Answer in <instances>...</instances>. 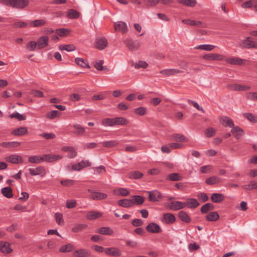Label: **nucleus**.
Here are the masks:
<instances>
[{"label":"nucleus","mask_w":257,"mask_h":257,"mask_svg":"<svg viewBox=\"0 0 257 257\" xmlns=\"http://www.w3.org/2000/svg\"><path fill=\"white\" fill-rule=\"evenodd\" d=\"M144 176L143 173L138 171H135L134 172H131L129 173L128 176L130 179H139L141 178Z\"/></svg>","instance_id":"nucleus-44"},{"label":"nucleus","mask_w":257,"mask_h":257,"mask_svg":"<svg viewBox=\"0 0 257 257\" xmlns=\"http://www.w3.org/2000/svg\"><path fill=\"white\" fill-rule=\"evenodd\" d=\"M28 132L26 127H20L14 129L12 132V134L17 136H22L26 135Z\"/></svg>","instance_id":"nucleus-26"},{"label":"nucleus","mask_w":257,"mask_h":257,"mask_svg":"<svg viewBox=\"0 0 257 257\" xmlns=\"http://www.w3.org/2000/svg\"><path fill=\"white\" fill-rule=\"evenodd\" d=\"M2 194L8 198H11L13 196V190L10 187H6L1 189Z\"/></svg>","instance_id":"nucleus-34"},{"label":"nucleus","mask_w":257,"mask_h":257,"mask_svg":"<svg viewBox=\"0 0 257 257\" xmlns=\"http://www.w3.org/2000/svg\"><path fill=\"white\" fill-rule=\"evenodd\" d=\"M49 37L47 36H43L40 37L37 42V49H42L49 45Z\"/></svg>","instance_id":"nucleus-8"},{"label":"nucleus","mask_w":257,"mask_h":257,"mask_svg":"<svg viewBox=\"0 0 257 257\" xmlns=\"http://www.w3.org/2000/svg\"><path fill=\"white\" fill-rule=\"evenodd\" d=\"M75 61L76 63L78 65H79L83 68H85V67H89L87 61L84 59H83L81 58H75Z\"/></svg>","instance_id":"nucleus-46"},{"label":"nucleus","mask_w":257,"mask_h":257,"mask_svg":"<svg viewBox=\"0 0 257 257\" xmlns=\"http://www.w3.org/2000/svg\"><path fill=\"white\" fill-rule=\"evenodd\" d=\"M87 227V225L85 224H77L72 228L74 232H80Z\"/></svg>","instance_id":"nucleus-52"},{"label":"nucleus","mask_w":257,"mask_h":257,"mask_svg":"<svg viewBox=\"0 0 257 257\" xmlns=\"http://www.w3.org/2000/svg\"><path fill=\"white\" fill-rule=\"evenodd\" d=\"M178 217L182 221L185 223H190L191 221V218L184 211H180L179 212Z\"/></svg>","instance_id":"nucleus-30"},{"label":"nucleus","mask_w":257,"mask_h":257,"mask_svg":"<svg viewBox=\"0 0 257 257\" xmlns=\"http://www.w3.org/2000/svg\"><path fill=\"white\" fill-rule=\"evenodd\" d=\"M118 144V142L116 140H112L104 142L102 145L106 148H113Z\"/></svg>","instance_id":"nucleus-54"},{"label":"nucleus","mask_w":257,"mask_h":257,"mask_svg":"<svg viewBox=\"0 0 257 257\" xmlns=\"http://www.w3.org/2000/svg\"><path fill=\"white\" fill-rule=\"evenodd\" d=\"M220 182V179L216 176H211L207 178L205 180V182L208 185H214Z\"/></svg>","instance_id":"nucleus-41"},{"label":"nucleus","mask_w":257,"mask_h":257,"mask_svg":"<svg viewBox=\"0 0 257 257\" xmlns=\"http://www.w3.org/2000/svg\"><path fill=\"white\" fill-rule=\"evenodd\" d=\"M117 204L119 206L124 208H130L133 207V202L132 199H122L117 201Z\"/></svg>","instance_id":"nucleus-24"},{"label":"nucleus","mask_w":257,"mask_h":257,"mask_svg":"<svg viewBox=\"0 0 257 257\" xmlns=\"http://www.w3.org/2000/svg\"><path fill=\"white\" fill-rule=\"evenodd\" d=\"M167 207L170 210L173 211H177L185 207V204L184 202L181 201H174L169 203L167 204Z\"/></svg>","instance_id":"nucleus-9"},{"label":"nucleus","mask_w":257,"mask_h":257,"mask_svg":"<svg viewBox=\"0 0 257 257\" xmlns=\"http://www.w3.org/2000/svg\"><path fill=\"white\" fill-rule=\"evenodd\" d=\"M184 203L185 204V206H187L189 208H195L199 205V203L197 199L194 198L187 199Z\"/></svg>","instance_id":"nucleus-23"},{"label":"nucleus","mask_w":257,"mask_h":257,"mask_svg":"<svg viewBox=\"0 0 257 257\" xmlns=\"http://www.w3.org/2000/svg\"><path fill=\"white\" fill-rule=\"evenodd\" d=\"M178 3L189 7H194L197 2L196 0H177Z\"/></svg>","instance_id":"nucleus-38"},{"label":"nucleus","mask_w":257,"mask_h":257,"mask_svg":"<svg viewBox=\"0 0 257 257\" xmlns=\"http://www.w3.org/2000/svg\"><path fill=\"white\" fill-rule=\"evenodd\" d=\"M0 250L4 253H10L13 251L8 242L0 241Z\"/></svg>","instance_id":"nucleus-18"},{"label":"nucleus","mask_w":257,"mask_h":257,"mask_svg":"<svg viewBox=\"0 0 257 257\" xmlns=\"http://www.w3.org/2000/svg\"><path fill=\"white\" fill-rule=\"evenodd\" d=\"M214 48H215V46L214 45L204 44V45H199L198 46L196 47V49H201V50H206V51H211Z\"/></svg>","instance_id":"nucleus-56"},{"label":"nucleus","mask_w":257,"mask_h":257,"mask_svg":"<svg viewBox=\"0 0 257 257\" xmlns=\"http://www.w3.org/2000/svg\"><path fill=\"white\" fill-rule=\"evenodd\" d=\"M102 213L100 212L90 211L88 212L86 218L89 220H94L101 217Z\"/></svg>","instance_id":"nucleus-27"},{"label":"nucleus","mask_w":257,"mask_h":257,"mask_svg":"<svg viewBox=\"0 0 257 257\" xmlns=\"http://www.w3.org/2000/svg\"><path fill=\"white\" fill-rule=\"evenodd\" d=\"M225 197L223 194L218 193L212 194L210 199L212 202L216 203H219L224 200Z\"/></svg>","instance_id":"nucleus-22"},{"label":"nucleus","mask_w":257,"mask_h":257,"mask_svg":"<svg viewBox=\"0 0 257 257\" xmlns=\"http://www.w3.org/2000/svg\"><path fill=\"white\" fill-rule=\"evenodd\" d=\"M255 3L256 1L254 0H249L243 3L241 7L243 9L255 8Z\"/></svg>","instance_id":"nucleus-47"},{"label":"nucleus","mask_w":257,"mask_h":257,"mask_svg":"<svg viewBox=\"0 0 257 257\" xmlns=\"http://www.w3.org/2000/svg\"><path fill=\"white\" fill-rule=\"evenodd\" d=\"M63 156L60 155L45 154L41 156H32L28 158V162L33 164H39L42 162L52 163L54 161L61 160Z\"/></svg>","instance_id":"nucleus-1"},{"label":"nucleus","mask_w":257,"mask_h":257,"mask_svg":"<svg viewBox=\"0 0 257 257\" xmlns=\"http://www.w3.org/2000/svg\"><path fill=\"white\" fill-rule=\"evenodd\" d=\"M6 161L12 164H19L23 163V158L18 155H12L5 158Z\"/></svg>","instance_id":"nucleus-13"},{"label":"nucleus","mask_w":257,"mask_h":257,"mask_svg":"<svg viewBox=\"0 0 257 257\" xmlns=\"http://www.w3.org/2000/svg\"><path fill=\"white\" fill-rule=\"evenodd\" d=\"M46 21L43 19L35 20L31 22V26L34 27H39L44 26Z\"/></svg>","instance_id":"nucleus-48"},{"label":"nucleus","mask_w":257,"mask_h":257,"mask_svg":"<svg viewBox=\"0 0 257 257\" xmlns=\"http://www.w3.org/2000/svg\"><path fill=\"white\" fill-rule=\"evenodd\" d=\"M188 102L190 104H192L195 108H196L197 110L202 111L203 113L205 112V110L204 109L199 106V105L195 101H193L191 99H188Z\"/></svg>","instance_id":"nucleus-62"},{"label":"nucleus","mask_w":257,"mask_h":257,"mask_svg":"<svg viewBox=\"0 0 257 257\" xmlns=\"http://www.w3.org/2000/svg\"><path fill=\"white\" fill-rule=\"evenodd\" d=\"M134 112L139 115H143L147 112V108L145 107H140L134 109Z\"/></svg>","instance_id":"nucleus-63"},{"label":"nucleus","mask_w":257,"mask_h":257,"mask_svg":"<svg viewBox=\"0 0 257 257\" xmlns=\"http://www.w3.org/2000/svg\"><path fill=\"white\" fill-rule=\"evenodd\" d=\"M182 22L185 24L189 25L191 26H198L201 24L200 21H196L189 19L183 20Z\"/></svg>","instance_id":"nucleus-58"},{"label":"nucleus","mask_w":257,"mask_h":257,"mask_svg":"<svg viewBox=\"0 0 257 257\" xmlns=\"http://www.w3.org/2000/svg\"><path fill=\"white\" fill-rule=\"evenodd\" d=\"M74 257H89L91 255L90 250L85 248H81L75 250L73 252Z\"/></svg>","instance_id":"nucleus-11"},{"label":"nucleus","mask_w":257,"mask_h":257,"mask_svg":"<svg viewBox=\"0 0 257 257\" xmlns=\"http://www.w3.org/2000/svg\"><path fill=\"white\" fill-rule=\"evenodd\" d=\"M242 188L248 190L257 189V182L255 180L251 181L249 184L242 185Z\"/></svg>","instance_id":"nucleus-42"},{"label":"nucleus","mask_w":257,"mask_h":257,"mask_svg":"<svg viewBox=\"0 0 257 257\" xmlns=\"http://www.w3.org/2000/svg\"><path fill=\"white\" fill-rule=\"evenodd\" d=\"M114 27L116 31H119L123 34L126 33L128 30L126 23L121 21L115 23Z\"/></svg>","instance_id":"nucleus-15"},{"label":"nucleus","mask_w":257,"mask_h":257,"mask_svg":"<svg viewBox=\"0 0 257 257\" xmlns=\"http://www.w3.org/2000/svg\"><path fill=\"white\" fill-rule=\"evenodd\" d=\"M124 43L131 51L138 50L141 46L139 41H134L131 38H128L125 40Z\"/></svg>","instance_id":"nucleus-3"},{"label":"nucleus","mask_w":257,"mask_h":257,"mask_svg":"<svg viewBox=\"0 0 257 257\" xmlns=\"http://www.w3.org/2000/svg\"><path fill=\"white\" fill-rule=\"evenodd\" d=\"M206 220L209 221H215L219 219V215L216 211L210 212L205 216Z\"/></svg>","instance_id":"nucleus-32"},{"label":"nucleus","mask_w":257,"mask_h":257,"mask_svg":"<svg viewBox=\"0 0 257 257\" xmlns=\"http://www.w3.org/2000/svg\"><path fill=\"white\" fill-rule=\"evenodd\" d=\"M55 218L56 222L60 225L64 224V221L63 219V215L61 213L57 212L55 214Z\"/></svg>","instance_id":"nucleus-55"},{"label":"nucleus","mask_w":257,"mask_h":257,"mask_svg":"<svg viewBox=\"0 0 257 257\" xmlns=\"http://www.w3.org/2000/svg\"><path fill=\"white\" fill-rule=\"evenodd\" d=\"M244 116L249 121L252 122H257V117L251 113H243Z\"/></svg>","instance_id":"nucleus-57"},{"label":"nucleus","mask_w":257,"mask_h":257,"mask_svg":"<svg viewBox=\"0 0 257 257\" xmlns=\"http://www.w3.org/2000/svg\"><path fill=\"white\" fill-rule=\"evenodd\" d=\"M147 192L149 194V199L151 202L159 201L162 198L161 193L157 190L148 191Z\"/></svg>","instance_id":"nucleus-4"},{"label":"nucleus","mask_w":257,"mask_h":257,"mask_svg":"<svg viewBox=\"0 0 257 257\" xmlns=\"http://www.w3.org/2000/svg\"><path fill=\"white\" fill-rule=\"evenodd\" d=\"M231 132L234 135V138L237 140L239 139L240 137L244 134L243 130L238 126H234L232 128Z\"/></svg>","instance_id":"nucleus-21"},{"label":"nucleus","mask_w":257,"mask_h":257,"mask_svg":"<svg viewBox=\"0 0 257 257\" xmlns=\"http://www.w3.org/2000/svg\"><path fill=\"white\" fill-rule=\"evenodd\" d=\"M146 230L150 233H158L162 231L160 226L156 223L151 222L146 227Z\"/></svg>","instance_id":"nucleus-12"},{"label":"nucleus","mask_w":257,"mask_h":257,"mask_svg":"<svg viewBox=\"0 0 257 257\" xmlns=\"http://www.w3.org/2000/svg\"><path fill=\"white\" fill-rule=\"evenodd\" d=\"M88 192L91 193L90 198L93 200H102L107 197V195L104 193L96 192L92 189H88Z\"/></svg>","instance_id":"nucleus-5"},{"label":"nucleus","mask_w":257,"mask_h":257,"mask_svg":"<svg viewBox=\"0 0 257 257\" xmlns=\"http://www.w3.org/2000/svg\"><path fill=\"white\" fill-rule=\"evenodd\" d=\"M104 63L103 60H99L97 62H96L94 64V67L99 71H105L106 72H107L109 70L108 68L106 66H103V64Z\"/></svg>","instance_id":"nucleus-33"},{"label":"nucleus","mask_w":257,"mask_h":257,"mask_svg":"<svg viewBox=\"0 0 257 257\" xmlns=\"http://www.w3.org/2000/svg\"><path fill=\"white\" fill-rule=\"evenodd\" d=\"M80 13L74 9L69 10L67 14V17L71 19H75L79 18Z\"/></svg>","instance_id":"nucleus-39"},{"label":"nucleus","mask_w":257,"mask_h":257,"mask_svg":"<svg viewBox=\"0 0 257 257\" xmlns=\"http://www.w3.org/2000/svg\"><path fill=\"white\" fill-rule=\"evenodd\" d=\"M59 49L60 50H65L67 52H71L74 51L75 49V47L72 44L69 45H61L59 47Z\"/></svg>","instance_id":"nucleus-53"},{"label":"nucleus","mask_w":257,"mask_h":257,"mask_svg":"<svg viewBox=\"0 0 257 257\" xmlns=\"http://www.w3.org/2000/svg\"><path fill=\"white\" fill-rule=\"evenodd\" d=\"M61 115V112L58 110H52L48 112L46 114L47 118L50 119H53L56 117H59Z\"/></svg>","instance_id":"nucleus-51"},{"label":"nucleus","mask_w":257,"mask_h":257,"mask_svg":"<svg viewBox=\"0 0 257 257\" xmlns=\"http://www.w3.org/2000/svg\"><path fill=\"white\" fill-rule=\"evenodd\" d=\"M129 123V120L123 117H116L113 118H106L102 121V124L105 126H113L114 125H125Z\"/></svg>","instance_id":"nucleus-2"},{"label":"nucleus","mask_w":257,"mask_h":257,"mask_svg":"<svg viewBox=\"0 0 257 257\" xmlns=\"http://www.w3.org/2000/svg\"><path fill=\"white\" fill-rule=\"evenodd\" d=\"M105 253L108 255L115 257L121 255V251L120 249L115 247H108L105 249Z\"/></svg>","instance_id":"nucleus-16"},{"label":"nucleus","mask_w":257,"mask_h":257,"mask_svg":"<svg viewBox=\"0 0 257 257\" xmlns=\"http://www.w3.org/2000/svg\"><path fill=\"white\" fill-rule=\"evenodd\" d=\"M73 127L76 130L73 132L76 135H80L85 133V128L80 124H74L73 125Z\"/></svg>","instance_id":"nucleus-50"},{"label":"nucleus","mask_w":257,"mask_h":257,"mask_svg":"<svg viewBox=\"0 0 257 257\" xmlns=\"http://www.w3.org/2000/svg\"><path fill=\"white\" fill-rule=\"evenodd\" d=\"M30 174L32 176H36L42 175H44L45 174V170L43 167L39 166L36 169L30 168L29 169Z\"/></svg>","instance_id":"nucleus-20"},{"label":"nucleus","mask_w":257,"mask_h":257,"mask_svg":"<svg viewBox=\"0 0 257 257\" xmlns=\"http://www.w3.org/2000/svg\"><path fill=\"white\" fill-rule=\"evenodd\" d=\"M91 166V163L88 160H82L77 164H74L72 166V169L75 171H80L82 169Z\"/></svg>","instance_id":"nucleus-10"},{"label":"nucleus","mask_w":257,"mask_h":257,"mask_svg":"<svg viewBox=\"0 0 257 257\" xmlns=\"http://www.w3.org/2000/svg\"><path fill=\"white\" fill-rule=\"evenodd\" d=\"M29 0H13L12 7L17 9H23L28 6Z\"/></svg>","instance_id":"nucleus-6"},{"label":"nucleus","mask_w":257,"mask_h":257,"mask_svg":"<svg viewBox=\"0 0 257 257\" xmlns=\"http://www.w3.org/2000/svg\"><path fill=\"white\" fill-rule=\"evenodd\" d=\"M197 197L199 200L203 202H206L209 200V197L207 195L203 192H199L198 193Z\"/></svg>","instance_id":"nucleus-60"},{"label":"nucleus","mask_w":257,"mask_h":257,"mask_svg":"<svg viewBox=\"0 0 257 257\" xmlns=\"http://www.w3.org/2000/svg\"><path fill=\"white\" fill-rule=\"evenodd\" d=\"M77 202L75 200H68L66 201V207L68 208H73L76 207Z\"/></svg>","instance_id":"nucleus-64"},{"label":"nucleus","mask_w":257,"mask_h":257,"mask_svg":"<svg viewBox=\"0 0 257 257\" xmlns=\"http://www.w3.org/2000/svg\"><path fill=\"white\" fill-rule=\"evenodd\" d=\"M220 121L222 124L224 126H228L232 128L234 126V123L231 118L227 116L222 117L220 118Z\"/></svg>","instance_id":"nucleus-25"},{"label":"nucleus","mask_w":257,"mask_h":257,"mask_svg":"<svg viewBox=\"0 0 257 257\" xmlns=\"http://www.w3.org/2000/svg\"><path fill=\"white\" fill-rule=\"evenodd\" d=\"M183 179V177L178 173H173L169 174L166 178L167 180L172 181H181Z\"/></svg>","instance_id":"nucleus-28"},{"label":"nucleus","mask_w":257,"mask_h":257,"mask_svg":"<svg viewBox=\"0 0 257 257\" xmlns=\"http://www.w3.org/2000/svg\"><path fill=\"white\" fill-rule=\"evenodd\" d=\"M26 48L31 51L35 50L36 48L37 49V42L35 41H30L26 45Z\"/></svg>","instance_id":"nucleus-61"},{"label":"nucleus","mask_w":257,"mask_h":257,"mask_svg":"<svg viewBox=\"0 0 257 257\" xmlns=\"http://www.w3.org/2000/svg\"><path fill=\"white\" fill-rule=\"evenodd\" d=\"M171 137L176 142H186L188 141V139L185 136L180 134H173Z\"/></svg>","instance_id":"nucleus-36"},{"label":"nucleus","mask_w":257,"mask_h":257,"mask_svg":"<svg viewBox=\"0 0 257 257\" xmlns=\"http://www.w3.org/2000/svg\"><path fill=\"white\" fill-rule=\"evenodd\" d=\"M61 150L64 152H69L71 153V154L68 156V157L70 158H74L77 155V153L73 147L64 146L62 148Z\"/></svg>","instance_id":"nucleus-29"},{"label":"nucleus","mask_w":257,"mask_h":257,"mask_svg":"<svg viewBox=\"0 0 257 257\" xmlns=\"http://www.w3.org/2000/svg\"><path fill=\"white\" fill-rule=\"evenodd\" d=\"M148 66V63L144 61H139L138 63H136L134 64V67L136 69L146 68Z\"/></svg>","instance_id":"nucleus-59"},{"label":"nucleus","mask_w":257,"mask_h":257,"mask_svg":"<svg viewBox=\"0 0 257 257\" xmlns=\"http://www.w3.org/2000/svg\"><path fill=\"white\" fill-rule=\"evenodd\" d=\"M98 232L101 234L111 235L113 233V230L109 227H102L100 228Z\"/></svg>","instance_id":"nucleus-45"},{"label":"nucleus","mask_w":257,"mask_h":257,"mask_svg":"<svg viewBox=\"0 0 257 257\" xmlns=\"http://www.w3.org/2000/svg\"><path fill=\"white\" fill-rule=\"evenodd\" d=\"M214 205L212 203H208L203 205L200 209V211L202 213H206L208 211L213 210Z\"/></svg>","instance_id":"nucleus-40"},{"label":"nucleus","mask_w":257,"mask_h":257,"mask_svg":"<svg viewBox=\"0 0 257 257\" xmlns=\"http://www.w3.org/2000/svg\"><path fill=\"white\" fill-rule=\"evenodd\" d=\"M133 202V206L134 204L141 205L145 201V198L143 196L139 195H134L132 199Z\"/></svg>","instance_id":"nucleus-37"},{"label":"nucleus","mask_w":257,"mask_h":257,"mask_svg":"<svg viewBox=\"0 0 257 257\" xmlns=\"http://www.w3.org/2000/svg\"><path fill=\"white\" fill-rule=\"evenodd\" d=\"M108 45L106 38H101L96 40V48L99 50L104 49Z\"/></svg>","instance_id":"nucleus-19"},{"label":"nucleus","mask_w":257,"mask_h":257,"mask_svg":"<svg viewBox=\"0 0 257 257\" xmlns=\"http://www.w3.org/2000/svg\"><path fill=\"white\" fill-rule=\"evenodd\" d=\"M250 39V37H246L245 40L242 41L240 46L243 48L247 49L257 48V43Z\"/></svg>","instance_id":"nucleus-7"},{"label":"nucleus","mask_w":257,"mask_h":257,"mask_svg":"<svg viewBox=\"0 0 257 257\" xmlns=\"http://www.w3.org/2000/svg\"><path fill=\"white\" fill-rule=\"evenodd\" d=\"M176 221V217L172 213H166L163 214L162 221L166 224H172Z\"/></svg>","instance_id":"nucleus-17"},{"label":"nucleus","mask_w":257,"mask_h":257,"mask_svg":"<svg viewBox=\"0 0 257 257\" xmlns=\"http://www.w3.org/2000/svg\"><path fill=\"white\" fill-rule=\"evenodd\" d=\"M226 61L232 65H243L245 64V62L247 60L238 57H231L227 58Z\"/></svg>","instance_id":"nucleus-14"},{"label":"nucleus","mask_w":257,"mask_h":257,"mask_svg":"<svg viewBox=\"0 0 257 257\" xmlns=\"http://www.w3.org/2000/svg\"><path fill=\"white\" fill-rule=\"evenodd\" d=\"M74 249V245L71 243H68L66 245L62 246L60 249L59 251L61 252H71Z\"/></svg>","instance_id":"nucleus-43"},{"label":"nucleus","mask_w":257,"mask_h":257,"mask_svg":"<svg viewBox=\"0 0 257 257\" xmlns=\"http://www.w3.org/2000/svg\"><path fill=\"white\" fill-rule=\"evenodd\" d=\"M9 117L11 118H17L19 121L24 120L26 119V116L25 114H21L20 113L16 112L10 114Z\"/></svg>","instance_id":"nucleus-49"},{"label":"nucleus","mask_w":257,"mask_h":257,"mask_svg":"<svg viewBox=\"0 0 257 257\" xmlns=\"http://www.w3.org/2000/svg\"><path fill=\"white\" fill-rule=\"evenodd\" d=\"M203 58L207 60H221L222 58L219 54H208L203 56Z\"/></svg>","instance_id":"nucleus-31"},{"label":"nucleus","mask_w":257,"mask_h":257,"mask_svg":"<svg viewBox=\"0 0 257 257\" xmlns=\"http://www.w3.org/2000/svg\"><path fill=\"white\" fill-rule=\"evenodd\" d=\"M20 145V143L18 142H3L0 143V146L9 149L18 147Z\"/></svg>","instance_id":"nucleus-35"}]
</instances>
